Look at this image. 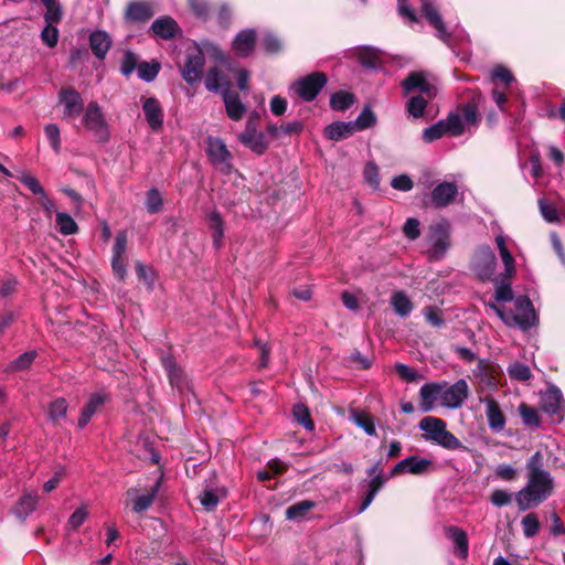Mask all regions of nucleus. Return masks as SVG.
<instances>
[{
  "label": "nucleus",
  "instance_id": "f257e3e1",
  "mask_svg": "<svg viewBox=\"0 0 565 565\" xmlns=\"http://www.w3.org/2000/svg\"><path fill=\"white\" fill-rule=\"evenodd\" d=\"M489 309L495 312L501 321L510 327H520L521 330H529L537 321V316L532 301L520 296L514 300V310H509L505 305L488 302Z\"/></svg>",
  "mask_w": 565,
  "mask_h": 565
},
{
  "label": "nucleus",
  "instance_id": "f03ea898",
  "mask_svg": "<svg viewBox=\"0 0 565 565\" xmlns=\"http://www.w3.org/2000/svg\"><path fill=\"white\" fill-rule=\"evenodd\" d=\"M554 481L551 473L527 475L525 486L516 494V505L525 511L543 503L553 492Z\"/></svg>",
  "mask_w": 565,
  "mask_h": 565
},
{
  "label": "nucleus",
  "instance_id": "7ed1b4c3",
  "mask_svg": "<svg viewBox=\"0 0 565 565\" xmlns=\"http://www.w3.org/2000/svg\"><path fill=\"white\" fill-rule=\"evenodd\" d=\"M422 439L439 445L447 450H466L467 448L456 435L447 429L445 420L438 417H424L419 422Z\"/></svg>",
  "mask_w": 565,
  "mask_h": 565
},
{
  "label": "nucleus",
  "instance_id": "20e7f679",
  "mask_svg": "<svg viewBox=\"0 0 565 565\" xmlns=\"http://www.w3.org/2000/svg\"><path fill=\"white\" fill-rule=\"evenodd\" d=\"M83 124L93 134V136L102 141L109 140V126L103 114L102 108L96 102H90L83 111Z\"/></svg>",
  "mask_w": 565,
  "mask_h": 565
},
{
  "label": "nucleus",
  "instance_id": "39448f33",
  "mask_svg": "<svg viewBox=\"0 0 565 565\" xmlns=\"http://www.w3.org/2000/svg\"><path fill=\"white\" fill-rule=\"evenodd\" d=\"M327 75L322 72H313L300 77L290 86L295 95L303 100H313L327 84Z\"/></svg>",
  "mask_w": 565,
  "mask_h": 565
},
{
  "label": "nucleus",
  "instance_id": "423d86ee",
  "mask_svg": "<svg viewBox=\"0 0 565 565\" xmlns=\"http://www.w3.org/2000/svg\"><path fill=\"white\" fill-rule=\"evenodd\" d=\"M428 259L438 260L449 249V226L446 223L431 225L427 236Z\"/></svg>",
  "mask_w": 565,
  "mask_h": 565
},
{
  "label": "nucleus",
  "instance_id": "0eeeda50",
  "mask_svg": "<svg viewBox=\"0 0 565 565\" xmlns=\"http://www.w3.org/2000/svg\"><path fill=\"white\" fill-rule=\"evenodd\" d=\"M469 397V385L465 379H459L455 384L441 383L440 405L449 409H457L462 406Z\"/></svg>",
  "mask_w": 565,
  "mask_h": 565
},
{
  "label": "nucleus",
  "instance_id": "6e6552de",
  "mask_svg": "<svg viewBox=\"0 0 565 565\" xmlns=\"http://www.w3.org/2000/svg\"><path fill=\"white\" fill-rule=\"evenodd\" d=\"M205 152L213 166L223 172L232 168V153L227 150L225 141L221 138L207 137Z\"/></svg>",
  "mask_w": 565,
  "mask_h": 565
},
{
  "label": "nucleus",
  "instance_id": "1a4fd4ad",
  "mask_svg": "<svg viewBox=\"0 0 565 565\" xmlns=\"http://www.w3.org/2000/svg\"><path fill=\"white\" fill-rule=\"evenodd\" d=\"M497 268V256L489 246H480L477 248L472 260V269L479 279H492Z\"/></svg>",
  "mask_w": 565,
  "mask_h": 565
},
{
  "label": "nucleus",
  "instance_id": "9d476101",
  "mask_svg": "<svg viewBox=\"0 0 565 565\" xmlns=\"http://www.w3.org/2000/svg\"><path fill=\"white\" fill-rule=\"evenodd\" d=\"M434 469V462L429 459H424L420 456H408L397 462L391 470V477L401 473H411L414 476L427 475Z\"/></svg>",
  "mask_w": 565,
  "mask_h": 565
},
{
  "label": "nucleus",
  "instance_id": "9b49d317",
  "mask_svg": "<svg viewBox=\"0 0 565 565\" xmlns=\"http://www.w3.org/2000/svg\"><path fill=\"white\" fill-rule=\"evenodd\" d=\"M204 65L205 55L201 50L195 49L193 51H188L185 55V64L181 72L184 82L191 85L198 83L202 76Z\"/></svg>",
  "mask_w": 565,
  "mask_h": 565
},
{
  "label": "nucleus",
  "instance_id": "f8f14e48",
  "mask_svg": "<svg viewBox=\"0 0 565 565\" xmlns=\"http://www.w3.org/2000/svg\"><path fill=\"white\" fill-rule=\"evenodd\" d=\"M60 105L63 106V117H77L84 111V102L81 93L74 87H63L60 90Z\"/></svg>",
  "mask_w": 565,
  "mask_h": 565
},
{
  "label": "nucleus",
  "instance_id": "ddd939ff",
  "mask_svg": "<svg viewBox=\"0 0 565 565\" xmlns=\"http://www.w3.org/2000/svg\"><path fill=\"white\" fill-rule=\"evenodd\" d=\"M239 141L256 153H263L267 149L266 137L257 131L254 118H249L243 132L239 134Z\"/></svg>",
  "mask_w": 565,
  "mask_h": 565
},
{
  "label": "nucleus",
  "instance_id": "4468645a",
  "mask_svg": "<svg viewBox=\"0 0 565 565\" xmlns=\"http://www.w3.org/2000/svg\"><path fill=\"white\" fill-rule=\"evenodd\" d=\"M422 13L426 18L428 23L433 25L434 29L436 30L437 38L445 43H449L450 33L448 32L446 24L436 6L429 0H423Z\"/></svg>",
  "mask_w": 565,
  "mask_h": 565
},
{
  "label": "nucleus",
  "instance_id": "2eb2a0df",
  "mask_svg": "<svg viewBox=\"0 0 565 565\" xmlns=\"http://www.w3.org/2000/svg\"><path fill=\"white\" fill-rule=\"evenodd\" d=\"M142 110L150 128L154 131L161 130L164 122V113L158 98L143 97Z\"/></svg>",
  "mask_w": 565,
  "mask_h": 565
},
{
  "label": "nucleus",
  "instance_id": "dca6fc26",
  "mask_svg": "<svg viewBox=\"0 0 565 565\" xmlns=\"http://www.w3.org/2000/svg\"><path fill=\"white\" fill-rule=\"evenodd\" d=\"M256 32L254 29H245L235 34L232 50L235 55L246 58L255 51Z\"/></svg>",
  "mask_w": 565,
  "mask_h": 565
},
{
  "label": "nucleus",
  "instance_id": "f3484780",
  "mask_svg": "<svg viewBox=\"0 0 565 565\" xmlns=\"http://www.w3.org/2000/svg\"><path fill=\"white\" fill-rule=\"evenodd\" d=\"M402 87L405 94H411L417 89L420 94L427 95L428 98L435 96V86L429 84L423 73H411L405 81L402 82Z\"/></svg>",
  "mask_w": 565,
  "mask_h": 565
},
{
  "label": "nucleus",
  "instance_id": "a211bd4d",
  "mask_svg": "<svg viewBox=\"0 0 565 565\" xmlns=\"http://www.w3.org/2000/svg\"><path fill=\"white\" fill-rule=\"evenodd\" d=\"M482 402L486 405V416L488 419L489 428L497 433L504 430L507 418L498 405V401L491 397H486L482 399Z\"/></svg>",
  "mask_w": 565,
  "mask_h": 565
},
{
  "label": "nucleus",
  "instance_id": "6ab92c4d",
  "mask_svg": "<svg viewBox=\"0 0 565 565\" xmlns=\"http://www.w3.org/2000/svg\"><path fill=\"white\" fill-rule=\"evenodd\" d=\"M458 194L457 184L454 182H441L434 188L430 194L431 203L437 207L449 205Z\"/></svg>",
  "mask_w": 565,
  "mask_h": 565
},
{
  "label": "nucleus",
  "instance_id": "aec40b11",
  "mask_svg": "<svg viewBox=\"0 0 565 565\" xmlns=\"http://www.w3.org/2000/svg\"><path fill=\"white\" fill-rule=\"evenodd\" d=\"M161 364L166 369L169 382L172 386L182 390L186 385V377L184 371L179 367L175 359L170 354H161Z\"/></svg>",
  "mask_w": 565,
  "mask_h": 565
},
{
  "label": "nucleus",
  "instance_id": "412c9836",
  "mask_svg": "<svg viewBox=\"0 0 565 565\" xmlns=\"http://www.w3.org/2000/svg\"><path fill=\"white\" fill-rule=\"evenodd\" d=\"M223 102L225 104V113L233 120H239L244 117L246 105L242 103L239 96L232 92L231 88H224L222 92Z\"/></svg>",
  "mask_w": 565,
  "mask_h": 565
},
{
  "label": "nucleus",
  "instance_id": "4be33fe9",
  "mask_svg": "<svg viewBox=\"0 0 565 565\" xmlns=\"http://www.w3.org/2000/svg\"><path fill=\"white\" fill-rule=\"evenodd\" d=\"M441 383H428L419 388V408L422 412H430L436 402H440Z\"/></svg>",
  "mask_w": 565,
  "mask_h": 565
},
{
  "label": "nucleus",
  "instance_id": "5701e85b",
  "mask_svg": "<svg viewBox=\"0 0 565 565\" xmlns=\"http://www.w3.org/2000/svg\"><path fill=\"white\" fill-rule=\"evenodd\" d=\"M150 30L162 40H171L181 32L177 21L170 17L154 20L150 25Z\"/></svg>",
  "mask_w": 565,
  "mask_h": 565
},
{
  "label": "nucleus",
  "instance_id": "b1692460",
  "mask_svg": "<svg viewBox=\"0 0 565 565\" xmlns=\"http://www.w3.org/2000/svg\"><path fill=\"white\" fill-rule=\"evenodd\" d=\"M107 395L104 393H95L88 397V402L81 412L78 428L82 429L87 426L96 412L105 405Z\"/></svg>",
  "mask_w": 565,
  "mask_h": 565
},
{
  "label": "nucleus",
  "instance_id": "393cba45",
  "mask_svg": "<svg viewBox=\"0 0 565 565\" xmlns=\"http://www.w3.org/2000/svg\"><path fill=\"white\" fill-rule=\"evenodd\" d=\"M89 47L98 60H104L109 52L111 40L108 32L103 30L93 31L89 34Z\"/></svg>",
  "mask_w": 565,
  "mask_h": 565
},
{
  "label": "nucleus",
  "instance_id": "a878e982",
  "mask_svg": "<svg viewBox=\"0 0 565 565\" xmlns=\"http://www.w3.org/2000/svg\"><path fill=\"white\" fill-rule=\"evenodd\" d=\"M445 535L452 541L460 558H467L469 554V539L467 532L457 526H448L445 529Z\"/></svg>",
  "mask_w": 565,
  "mask_h": 565
},
{
  "label": "nucleus",
  "instance_id": "bb28decb",
  "mask_svg": "<svg viewBox=\"0 0 565 565\" xmlns=\"http://www.w3.org/2000/svg\"><path fill=\"white\" fill-rule=\"evenodd\" d=\"M497 248L504 265V278H512L516 273L515 259L508 245L507 237L502 234L495 236Z\"/></svg>",
  "mask_w": 565,
  "mask_h": 565
},
{
  "label": "nucleus",
  "instance_id": "cd10ccee",
  "mask_svg": "<svg viewBox=\"0 0 565 565\" xmlns=\"http://www.w3.org/2000/svg\"><path fill=\"white\" fill-rule=\"evenodd\" d=\"M563 402L562 393L557 387L547 388L542 396V409L551 416H555L563 408Z\"/></svg>",
  "mask_w": 565,
  "mask_h": 565
},
{
  "label": "nucleus",
  "instance_id": "c85d7f7f",
  "mask_svg": "<svg viewBox=\"0 0 565 565\" xmlns=\"http://www.w3.org/2000/svg\"><path fill=\"white\" fill-rule=\"evenodd\" d=\"M153 11L146 1H131L127 6L126 19L135 22H143L151 18Z\"/></svg>",
  "mask_w": 565,
  "mask_h": 565
},
{
  "label": "nucleus",
  "instance_id": "c756f323",
  "mask_svg": "<svg viewBox=\"0 0 565 565\" xmlns=\"http://www.w3.org/2000/svg\"><path fill=\"white\" fill-rule=\"evenodd\" d=\"M354 132V128L351 121H333L331 125L326 127L324 136L331 140H342L351 137Z\"/></svg>",
  "mask_w": 565,
  "mask_h": 565
},
{
  "label": "nucleus",
  "instance_id": "7c9ffc66",
  "mask_svg": "<svg viewBox=\"0 0 565 565\" xmlns=\"http://www.w3.org/2000/svg\"><path fill=\"white\" fill-rule=\"evenodd\" d=\"M205 88L212 93H222L224 88H230V82L217 68H211L205 74Z\"/></svg>",
  "mask_w": 565,
  "mask_h": 565
},
{
  "label": "nucleus",
  "instance_id": "2f4dec72",
  "mask_svg": "<svg viewBox=\"0 0 565 565\" xmlns=\"http://www.w3.org/2000/svg\"><path fill=\"white\" fill-rule=\"evenodd\" d=\"M391 306L399 317H407L413 311V302L403 290L394 291L391 296Z\"/></svg>",
  "mask_w": 565,
  "mask_h": 565
},
{
  "label": "nucleus",
  "instance_id": "473e14b6",
  "mask_svg": "<svg viewBox=\"0 0 565 565\" xmlns=\"http://www.w3.org/2000/svg\"><path fill=\"white\" fill-rule=\"evenodd\" d=\"M160 479H157L153 486L148 491V493L136 497L132 505V510L135 513H142V511L148 510V508L152 505L156 497L158 495Z\"/></svg>",
  "mask_w": 565,
  "mask_h": 565
},
{
  "label": "nucleus",
  "instance_id": "72a5a7b5",
  "mask_svg": "<svg viewBox=\"0 0 565 565\" xmlns=\"http://www.w3.org/2000/svg\"><path fill=\"white\" fill-rule=\"evenodd\" d=\"M39 503V497L35 493H25L19 500L17 507L14 508V513L18 518L24 520L29 515H31L32 511L35 510Z\"/></svg>",
  "mask_w": 565,
  "mask_h": 565
},
{
  "label": "nucleus",
  "instance_id": "f704fd0d",
  "mask_svg": "<svg viewBox=\"0 0 565 565\" xmlns=\"http://www.w3.org/2000/svg\"><path fill=\"white\" fill-rule=\"evenodd\" d=\"M226 492L222 488H210L206 487L203 493L200 495V502L203 508L207 511L214 510L220 502V499L225 497Z\"/></svg>",
  "mask_w": 565,
  "mask_h": 565
},
{
  "label": "nucleus",
  "instance_id": "c9c22d12",
  "mask_svg": "<svg viewBox=\"0 0 565 565\" xmlns=\"http://www.w3.org/2000/svg\"><path fill=\"white\" fill-rule=\"evenodd\" d=\"M315 502L312 501H301L288 507L285 511L286 519L288 520H302L310 512L311 509L315 508Z\"/></svg>",
  "mask_w": 565,
  "mask_h": 565
},
{
  "label": "nucleus",
  "instance_id": "e433bc0d",
  "mask_svg": "<svg viewBox=\"0 0 565 565\" xmlns=\"http://www.w3.org/2000/svg\"><path fill=\"white\" fill-rule=\"evenodd\" d=\"M209 223L213 232V244L216 248H220L224 237V224L221 215L217 212H212L209 215Z\"/></svg>",
  "mask_w": 565,
  "mask_h": 565
},
{
  "label": "nucleus",
  "instance_id": "4c0bfd02",
  "mask_svg": "<svg viewBox=\"0 0 565 565\" xmlns=\"http://www.w3.org/2000/svg\"><path fill=\"white\" fill-rule=\"evenodd\" d=\"M351 419L358 427H360L362 430H364L367 435H370V436L376 435L374 419L371 415H367V413L353 412L351 415Z\"/></svg>",
  "mask_w": 565,
  "mask_h": 565
},
{
  "label": "nucleus",
  "instance_id": "58836bf2",
  "mask_svg": "<svg viewBox=\"0 0 565 565\" xmlns=\"http://www.w3.org/2000/svg\"><path fill=\"white\" fill-rule=\"evenodd\" d=\"M68 409V404L65 398H56L50 403L49 418L52 423L58 424L61 419L65 418Z\"/></svg>",
  "mask_w": 565,
  "mask_h": 565
},
{
  "label": "nucleus",
  "instance_id": "ea45409f",
  "mask_svg": "<svg viewBox=\"0 0 565 565\" xmlns=\"http://www.w3.org/2000/svg\"><path fill=\"white\" fill-rule=\"evenodd\" d=\"M56 224L60 228L62 235H73L78 231V225L72 215L63 212H57L56 215Z\"/></svg>",
  "mask_w": 565,
  "mask_h": 565
},
{
  "label": "nucleus",
  "instance_id": "a19ab883",
  "mask_svg": "<svg viewBox=\"0 0 565 565\" xmlns=\"http://www.w3.org/2000/svg\"><path fill=\"white\" fill-rule=\"evenodd\" d=\"M160 71L158 62H141L137 65L138 77L147 83L153 82Z\"/></svg>",
  "mask_w": 565,
  "mask_h": 565
},
{
  "label": "nucleus",
  "instance_id": "79ce46f5",
  "mask_svg": "<svg viewBox=\"0 0 565 565\" xmlns=\"http://www.w3.org/2000/svg\"><path fill=\"white\" fill-rule=\"evenodd\" d=\"M354 131L371 128L375 125L376 117L371 107H364L355 120H351Z\"/></svg>",
  "mask_w": 565,
  "mask_h": 565
},
{
  "label": "nucleus",
  "instance_id": "37998d69",
  "mask_svg": "<svg viewBox=\"0 0 565 565\" xmlns=\"http://www.w3.org/2000/svg\"><path fill=\"white\" fill-rule=\"evenodd\" d=\"M519 415L526 427L537 428L540 425V417L536 408L526 404H521L518 407Z\"/></svg>",
  "mask_w": 565,
  "mask_h": 565
},
{
  "label": "nucleus",
  "instance_id": "c03bdc74",
  "mask_svg": "<svg viewBox=\"0 0 565 565\" xmlns=\"http://www.w3.org/2000/svg\"><path fill=\"white\" fill-rule=\"evenodd\" d=\"M354 96L348 92H338L331 95L330 106L334 110H345L354 103Z\"/></svg>",
  "mask_w": 565,
  "mask_h": 565
},
{
  "label": "nucleus",
  "instance_id": "a18cd8bd",
  "mask_svg": "<svg viewBox=\"0 0 565 565\" xmlns=\"http://www.w3.org/2000/svg\"><path fill=\"white\" fill-rule=\"evenodd\" d=\"M447 134L454 137H458L461 135L463 129L466 128L463 125V119L461 118L460 114H450L446 117V119H443Z\"/></svg>",
  "mask_w": 565,
  "mask_h": 565
},
{
  "label": "nucleus",
  "instance_id": "49530a36",
  "mask_svg": "<svg viewBox=\"0 0 565 565\" xmlns=\"http://www.w3.org/2000/svg\"><path fill=\"white\" fill-rule=\"evenodd\" d=\"M521 525L523 529V534L526 539L536 536V534L540 530V521H539L537 514H535V513L526 514L522 519Z\"/></svg>",
  "mask_w": 565,
  "mask_h": 565
},
{
  "label": "nucleus",
  "instance_id": "de8ad7c7",
  "mask_svg": "<svg viewBox=\"0 0 565 565\" xmlns=\"http://www.w3.org/2000/svg\"><path fill=\"white\" fill-rule=\"evenodd\" d=\"M540 212L547 223H557L559 220L557 206L544 199L539 200Z\"/></svg>",
  "mask_w": 565,
  "mask_h": 565
},
{
  "label": "nucleus",
  "instance_id": "09e8293b",
  "mask_svg": "<svg viewBox=\"0 0 565 565\" xmlns=\"http://www.w3.org/2000/svg\"><path fill=\"white\" fill-rule=\"evenodd\" d=\"M507 278L497 281V289L494 294V303L514 301L513 290L511 289L510 282L505 281Z\"/></svg>",
  "mask_w": 565,
  "mask_h": 565
},
{
  "label": "nucleus",
  "instance_id": "8fccbe9b",
  "mask_svg": "<svg viewBox=\"0 0 565 565\" xmlns=\"http://www.w3.org/2000/svg\"><path fill=\"white\" fill-rule=\"evenodd\" d=\"M445 134H447V130H446L444 120L440 119L435 125H431L428 128H425L423 130L422 137H423L424 141L431 142V141L440 139L441 137L445 136Z\"/></svg>",
  "mask_w": 565,
  "mask_h": 565
},
{
  "label": "nucleus",
  "instance_id": "3c124183",
  "mask_svg": "<svg viewBox=\"0 0 565 565\" xmlns=\"http://www.w3.org/2000/svg\"><path fill=\"white\" fill-rule=\"evenodd\" d=\"M428 99V97L426 98L424 96H412L407 104L409 115L415 118H420L427 107Z\"/></svg>",
  "mask_w": 565,
  "mask_h": 565
},
{
  "label": "nucleus",
  "instance_id": "603ef678",
  "mask_svg": "<svg viewBox=\"0 0 565 565\" xmlns=\"http://www.w3.org/2000/svg\"><path fill=\"white\" fill-rule=\"evenodd\" d=\"M527 475H543L548 473L544 470V455L541 451H536L531 456L526 462Z\"/></svg>",
  "mask_w": 565,
  "mask_h": 565
},
{
  "label": "nucleus",
  "instance_id": "864d4df0",
  "mask_svg": "<svg viewBox=\"0 0 565 565\" xmlns=\"http://www.w3.org/2000/svg\"><path fill=\"white\" fill-rule=\"evenodd\" d=\"M508 374L511 379L520 381H526L532 376L530 367L519 362L508 366Z\"/></svg>",
  "mask_w": 565,
  "mask_h": 565
},
{
  "label": "nucleus",
  "instance_id": "5fc2aeb1",
  "mask_svg": "<svg viewBox=\"0 0 565 565\" xmlns=\"http://www.w3.org/2000/svg\"><path fill=\"white\" fill-rule=\"evenodd\" d=\"M20 182L28 186L31 193L35 195H44V189L40 184L39 180L32 177L31 173L21 172L18 177Z\"/></svg>",
  "mask_w": 565,
  "mask_h": 565
},
{
  "label": "nucleus",
  "instance_id": "6e6d98bb",
  "mask_svg": "<svg viewBox=\"0 0 565 565\" xmlns=\"http://www.w3.org/2000/svg\"><path fill=\"white\" fill-rule=\"evenodd\" d=\"M363 177L365 181L371 185L372 189H379L380 186V172L379 168L374 162H367L363 170Z\"/></svg>",
  "mask_w": 565,
  "mask_h": 565
},
{
  "label": "nucleus",
  "instance_id": "4d7b16f0",
  "mask_svg": "<svg viewBox=\"0 0 565 565\" xmlns=\"http://www.w3.org/2000/svg\"><path fill=\"white\" fill-rule=\"evenodd\" d=\"M491 79L499 81L507 86L515 81L511 71L504 65H497L493 67L491 72Z\"/></svg>",
  "mask_w": 565,
  "mask_h": 565
},
{
  "label": "nucleus",
  "instance_id": "13d9d810",
  "mask_svg": "<svg viewBox=\"0 0 565 565\" xmlns=\"http://www.w3.org/2000/svg\"><path fill=\"white\" fill-rule=\"evenodd\" d=\"M44 132L49 141L51 142V147L55 152L61 151V130L57 125L50 124L44 127Z\"/></svg>",
  "mask_w": 565,
  "mask_h": 565
},
{
  "label": "nucleus",
  "instance_id": "bf43d9fd",
  "mask_svg": "<svg viewBox=\"0 0 565 565\" xmlns=\"http://www.w3.org/2000/svg\"><path fill=\"white\" fill-rule=\"evenodd\" d=\"M136 70H138V55L128 51L124 54V58L120 65V72L124 75L129 76Z\"/></svg>",
  "mask_w": 565,
  "mask_h": 565
},
{
  "label": "nucleus",
  "instance_id": "052dcab7",
  "mask_svg": "<svg viewBox=\"0 0 565 565\" xmlns=\"http://www.w3.org/2000/svg\"><path fill=\"white\" fill-rule=\"evenodd\" d=\"M395 370L402 380L406 383H416V381L420 380V374L417 370L406 365V364H396Z\"/></svg>",
  "mask_w": 565,
  "mask_h": 565
},
{
  "label": "nucleus",
  "instance_id": "680f3d73",
  "mask_svg": "<svg viewBox=\"0 0 565 565\" xmlns=\"http://www.w3.org/2000/svg\"><path fill=\"white\" fill-rule=\"evenodd\" d=\"M147 210L150 214H156L162 209V199L157 189H151L147 194Z\"/></svg>",
  "mask_w": 565,
  "mask_h": 565
},
{
  "label": "nucleus",
  "instance_id": "e2e57ef3",
  "mask_svg": "<svg viewBox=\"0 0 565 565\" xmlns=\"http://www.w3.org/2000/svg\"><path fill=\"white\" fill-rule=\"evenodd\" d=\"M89 513L86 507L77 508L67 521V526L71 530H77L84 524Z\"/></svg>",
  "mask_w": 565,
  "mask_h": 565
},
{
  "label": "nucleus",
  "instance_id": "0e129e2a",
  "mask_svg": "<svg viewBox=\"0 0 565 565\" xmlns=\"http://www.w3.org/2000/svg\"><path fill=\"white\" fill-rule=\"evenodd\" d=\"M465 127L476 125L478 121V108L476 105L467 104L459 109Z\"/></svg>",
  "mask_w": 565,
  "mask_h": 565
},
{
  "label": "nucleus",
  "instance_id": "69168bd1",
  "mask_svg": "<svg viewBox=\"0 0 565 565\" xmlns=\"http://www.w3.org/2000/svg\"><path fill=\"white\" fill-rule=\"evenodd\" d=\"M294 416L306 429H313L315 423L311 420L309 411L303 405H296L294 407Z\"/></svg>",
  "mask_w": 565,
  "mask_h": 565
},
{
  "label": "nucleus",
  "instance_id": "338daca9",
  "mask_svg": "<svg viewBox=\"0 0 565 565\" xmlns=\"http://www.w3.org/2000/svg\"><path fill=\"white\" fill-rule=\"evenodd\" d=\"M404 235L409 239L420 237V223L416 217H408L403 227Z\"/></svg>",
  "mask_w": 565,
  "mask_h": 565
},
{
  "label": "nucleus",
  "instance_id": "774afa93",
  "mask_svg": "<svg viewBox=\"0 0 565 565\" xmlns=\"http://www.w3.org/2000/svg\"><path fill=\"white\" fill-rule=\"evenodd\" d=\"M36 356V352L30 351L21 354L17 359L13 360L11 364V370H24L30 366L33 360Z\"/></svg>",
  "mask_w": 565,
  "mask_h": 565
}]
</instances>
